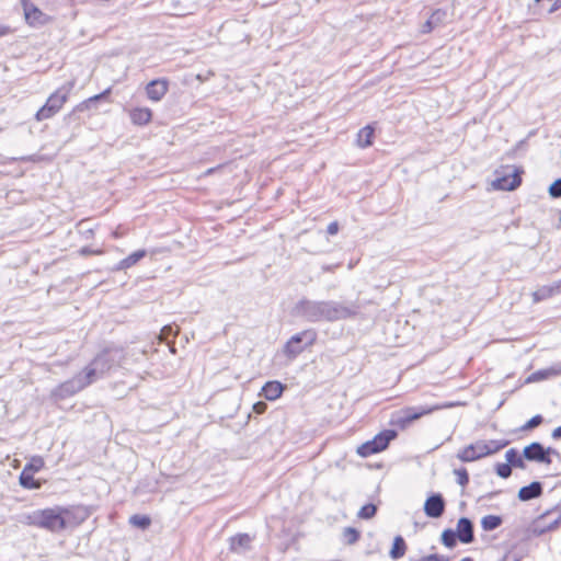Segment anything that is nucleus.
<instances>
[{
	"label": "nucleus",
	"mask_w": 561,
	"mask_h": 561,
	"mask_svg": "<svg viewBox=\"0 0 561 561\" xmlns=\"http://www.w3.org/2000/svg\"><path fill=\"white\" fill-rule=\"evenodd\" d=\"M296 542V537H293L288 542L283 543L282 551L285 552L289 549V547Z\"/></svg>",
	"instance_id": "52"
},
{
	"label": "nucleus",
	"mask_w": 561,
	"mask_h": 561,
	"mask_svg": "<svg viewBox=\"0 0 561 561\" xmlns=\"http://www.w3.org/2000/svg\"><path fill=\"white\" fill-rule=\"evenodd\" d=\"M340 226L337 221H332L327 227L328 234H336L339 232Z\"/></svg>",
	"instance_id": "47"
},
{
	"label": "nucleus",
	"mask_w": 561,
	"mask_h": 561,
	"mask_svg": "<svg viewBox=\"0 0 561 561\" xmlns=\"http://www.w3.org/2000/svg\"><path fill=\"white\" fill-rule=\"evenodd\" d=\"M85 224H87V220H82V221L79 222V225H78L79 231L82 234H84L85 238H92L93 234H94V229L93 228H87Z\"/></svg>",
	"instance_id": "43"
},
{
	"label": "nucleus",
	"mask_w": 561,
	"mask_h": 561,
	"mask_svg": "<svg viewBox=\"0 0 561 561\" xmlns=\"http://www.w3.org/2000/svg\"><path fill=\"white\" fill-rule=\"evenodd\" d=\"M60 512L66 522V529L80 526L91 515L90 508L84 505L60 506Z\"/></svg>",
	"instance_id": "10"
},
{
	"label": "nucleus",
	"mask_w": 561,
	"mask_h": 561,
	"mask_svg": "<svg viewBox=\"0 0 561 561\" xmlns=\"http://www.w3.org/2000/svg\"><path fill=\"white\" fill-rule=\"evenodd\" d=\"M503 524L501 515H485L481 518V527L484 531H492Z\"/></svg>",
	"instance_id": "30"
},
{
	"label": "nucleus",
	"mask_w": 561,
	"mask_h": 561,
	"mask_svg": "<svg viewBox=\"0 0 561 561\" xmlns=\"http://www.w3.org/2000/svg\"><path fill=\"white\" fill-rule=\"evenodd\" d=\"M543 493V484L540 481H533L518 490L517 499L522 502H528L538 499Z\"/></svg>",
	"instance_id": "18"
},
{
	"label": "nucleus",
	"mask_w": 561,
	"mask_h": 561,
	"mask_svg": "<svg viewBox=\"0 0 561 561\" xmlns=\"http://www.w3.org/2000/svg\"><path fill=\"white\" fill-rule=\"evenodd\" d=\"M20 160H22V161H35L33 156L22 157Z\"/></svg>",
	"instance_id": "58"
},
{
	"label": "nucleus",
	"mask_w": 561,
	"mask_h": 561,
	"mask_svg": "<svg viewBox=\"0 0 561 561\" xmlns=\"http://www.w3.org/2000/svg\"><path fill=\"white\" fill-rule=\"evenodd\" d=\"M458 536L457 533L451 528H446L440 534V542L448 549H453L457 546Z\"/></svg>",
	"instance_id": "31"
},
{
	"label": "nucleus",
	"mask_w": 561,
	"mask_h": 561,
	"mask_svg": "<svg viewBox=\"0 0 561 561\" xmlns=\"http://www.w3.org/2000/svg\"><path fill=\"white\" fill-rule=\"evenodd\" d=\"M551 437L553 439H561V425L556 427L552 433H551Z\"/></svg>",
	"instance_id": "51"
},
{
	"label": "nucleus",
	"mask_w": 561,
	"mask_h": 561,
	"mask_svg": "<svg viewBox=\"0 0 561 561\" xmlns=\"http://www.w3.org/2000/svg\"><path fill=\"white\" fill-rule=\"evenodd\" d=\"M408 546L404 538L401 535H397L393 538L391 548L389 550V557L392 560L401 559L407 552Z\"/></svg>",
	"instance_id": "28"
},
{
	"label": "nucleus",
	"mask_w": 561,
	"mask_h": 561,
	"mask_svg": "<svg viewBox=\"0 0 561 561\" xmlns=\"http://www.w3.org/2000/svg\"><path fill=\"white\" fill-rule=\"evenodd\" d=\"M398 437L397 430L387 428L378 434H376L371 439L360 444L357 447L356 453L363 457L367 458L371 455L381 453L386 450L389 444Z\"/></svg>",
	"instance_id": "8"
},
{
	"label": "nucleus",
	"mask_w": 561,
	"mask_h": 561,
	"mask_svg": "<svg viewBox=\"0 0 561 561\" xmlns=\"http://www.w3.org/2000/svg\"><path fill=\"white\" fill-rule=\"evenodd\" d=\"M554 296L561 294V279L551 284Z\"/></svg>",
	"instance_id": "49"
},
{
	"label": "nucleus",
	"mask_w": 561,
	"mask_h": 561,
	"mask_svg": "<svg viewBox=\"0 0 561 561\" xmlns=\"http://www.w3.org/2000/svg\"><path fill=\"white\" fill-rule=\"evenodd\" d=\"M454 474L456 476L457 483L460 486L466 488L469 484L470 477L468 470L465 467L454 469Z\"/></svg>",
	"instance_id": "38"
},
{
	"label": "nucleus",
	"mask_w": 561,
	"mask_h": 561,
	"mask_svg": "<svg viewBox=\"0 0 561 561\" xmlns=\"http://www.w3.org/2000/svg\"><path fill=\"white\" fill-rule=\"evenodd\" d=\"M360 312L358 301L341 302L335 300H310L301 298L294 308L293 313L308 322H335L356 318Z\"/></svg>",
	"instance_id": "1"
},
{
	"label": "nucleus",
	"mask_w": 561,
	"mask_h": 561,
	"mask_svg": "<svg viewBox=\"0 0 561 561\" xmlns=\"http://www.w3.org/2000/svg\"><path fill=\"white\" fill-rule=\"evenodd\" d=\"M24 18L31 26H43L48 22V16L31 0H21Z\"/></svg>",
	"instance_id": "13"
},
{
	"label": "nucleus",
	"mask_w": 561,
	"mask_h": 561,
	"mask_svg": "<svg viewBox=\"0 0 561 561\" xmlns=\"http://www.w3.org/2000/svg\"><path fill=\"white\" fill-rule=\"evenodd\" d=\"M511 442L507 440V439H501V440L491 439L489 442L483 440V445L481 446L482 447L481 448V453H479L478 456H471L470 458L481 459V458H484L486 456L496 454L497 451H500L503 448H505Z\"/></svg>",
	"instance_id": "20"
},
{
	"label": "nucleus",
	"mask_w": 561,
	"mask_h": 561,
	"mask_svg": "<svg viewBox=\"0 0 561 561\" xmlns=\"http://www.w3.org/2000/svg\"><path fill=\"white\" fill-rule=\"evenodd\" d=\"M550 369H552L553 376L561 375V363L556 366H551Z\"/></svg>",
	"instance_id": "53"
},
{
	"label": "nucleus",
	"mask_w": 561,
	"mask_h": 561,
	"mask_svg": "<svg viewBox=\"0 0 561 561\" xmlns=\"http://www.w3.org/2000/svg\"><path fill=\"white\" fill-rule=\"evenodd\" d=\"M543 422V417L541 414H536L530 417L522 427V431H531L539 426Z\"/></svg>",
	"instance_id": "41"
},
{
	"label": "nucleus",
	"mask_w": 561,
	"mask_h": 561,
	"mask_svg": "<svg viewBox=\"0 0 561 561\" xmlns=\"http://www.w3.org/2000/svg\"><path fill=\"white\" fill-rule=\"evenodd\" d=\"M560 8H561V0H554V2L552 3V5L549 9V13H553L557 10H559Z\"/></svg>",
	"instance_id": "50"
},
{
	"label": "nucleus",
	"mask_w": 561,
	"mask_h": 561,
	"mask_svg": "<svg viewBox=\"0 0 561 561\" xmlns=\"http://www.w3.org/2000/svg\"><path fill=\"white\" fill-rule=\"evenodd\" d=\"M75 88V80L67 81L53 92L45 104L35 113V119L42 122L55 116L67 102L72 89Z\"/></svg>",
	"instance_id": "5"
},
{
	"label": "nucleus",
	"mask_w": 561,
	"mask_h": 561,
	"mask_svg": "<svg viewBox=\"0 0 561 561\" xmlns=\"http://www.w3.org/2000/svg\"><path fill=\"white\" fill-rule=\"evenodd\" d=\"M410 561H450V558L439 553H431L416 560L411 559Z\"/></svg>",
	"instance_id": "42"
},
{
	"label": "nucleus",
	"mask_w": 561,
	"mask_h": 561,
	"mask_svg": "<svg viewBox=\"0 0 561 561\" xmlns=\"http://www.w3.org/2000/svg\"><path fill=\"white\" fill-rule=\"evenodd\" d=\"M505 459L510 467L517 469H526V459L524 457V450L522 454L516 448H511L505 453Z\"/></svg>",
	"instance_id": "27"
},
{
	"label": "nucleus",
	"mask_w": 561,
	"mask_h": 561,
	"mask_svg": "<svg viewBox=\"0 0 561 561\" xmlns=\"http://www.w3.org/2000/svg\"><path fill=\"white\" fill-rule=\"evenodd\" d=\"M20 485L26 490H39L42 482L34 478V473L23 469L19 477Z\"/></svg>",
	"instance_id": "29"
},
{
	"label": "nucleus",
	"mask_w": 561,
	"mask_h": 561,
	"mask_svg": "<svg viewBox=\"0 0 561 561\" xmlns=\"http://www.w3.org/2000/svg\"><path fill=\"white\" fill-rule=\"evenodd\" d=\"M439 409V405L405 407L391 416L389 424L404 431L413 422Z\"/></svg>",
	"instance_id": "7"
},
{
	"label": "nucleus",
	"mask_w": 561,
	"mask_h": 561,
	"mask_svg": "<svg viewBox=\"0 0 561 561\" xmlns=\"http://www.w3.org/2000/svg\"><path fill=\"white\" fill-rule=\"evenodd\" d=\"M71 2V4H81V3H85L88 0H69Z\"/></svg>",
	"instance_id": "57"
},
{
	"label": "nucleus",
	"mask_w": 561,
	"mask_h": 561,
	"mask_svg": "<svg viewBox=\"0 0 561 561\" xmlns=\"http://www.w3.org/2000/svg\"><path fill=\"white\" fill-rule=\"evenodd\" d=\"M551 376H553V371H552V369H550V367L546 368V369H539V370L530 374L526 378L525 382L526 383L537 382V381L546 380V379H548Z\"/></svg>",
	"instance_id": "36"
},
{
	"label": "nucleus",
	"mask_w": 561,
	"mask_h": 561,
	"mask_svg": "<svg viewBox=\"0 0 561 561\" xmlns=\"http://www.w3.org/2000/svg\"><path fill=\"white\" fill-rule=\"evenodd\" d=\"M500 561H522V557L512 554V550H508Z\"/></svg>",
	"instance_id": "46"
},
{
	"label": "nucleus",
	"mask_w": 561,
	"mask_h": 561,
	"mask_svg": "<svg viewBox=\"0 0 561 561\" xmlns=\"http://www.w3.org/2000/svg\"><path fill=\"white\" fill-rule=\"evenodd\" d=\"M525 145H526V139H522V140H519V141L515 145L514 150H519V149H522Z\"/></svg>",
	"instance_id": "55"
},
{
	"label": "nucleus",
	"mask_w": 561,
	"mask_h": 561,
	"mask_svg": "<svg viewBox=\"0 0 561 561\" xmlns=\"http://www.w3.org/2000/svg\"><path fill=\"white\" fill-rule=\"evenodd\" d=\"M343 541L346 545H354L360 538V531L355 527H345L342 533Z\"/></svg>",
	"instance_id": "34"
},
{
	"label": "nucleus",
	"mask_w": 561,
	"mask_h": 561,
	"mask_svg": "<svg viewBox=\"0 0 561 561\" xmlns=\"http://www.w3.org/2000/svg\"><path fill=\"white\" fill-rule=\"evenodd\" d=\"M446 510V501L442 493L432 492L425 500L423 511L430 518H439Z\"/></svg>",
	"instance_id": "12"
},
{
	"label": "nucleus",
	"mask_w": 561,
	"mask_h": 561,
	"mask_svg": "<svg viewBox=\"0 0 561 561\" xmlns=\"http://www.w3.org/2000/svg\"><path fill=\"white\" fill-rule=\"evenodd\" d=\"M522 184V176L514 171L511 174H504L497 176L493 182L492 186L497 191H514Z\"/></svg>",
	"instance_id": "17"
},
{
	"label": "nucleus",
	"mask_w": 561,
	"mask_h": 561,
	"mask_svg": "<svg viewBox=\"0 0 561 561\" xmlns=\"http://www.w3.org/2000/svg\"><path fill=\"white\" fill-rule=\"evenodd\" d=\"M543 454H545L547 457H550V458H551V455L557 456L558 458H560V457H561L560 453H559L556 448H553V447H547V448H546V447L543 446Z\"/></svg>",
	"instance_id": "48"
},
{
	"label": "nucleus",
	"mask_w": 561,
	"mask_h": 561,
	"mask_svg": "<svg viewBox=\"0 0 561 561\" xmlns=\"http://www.w3.org/2000/svg\"><path fill=\"white\" fill-rule=\"evenodd\" d=\"M10 33V27L0 24V37Z\"/></svg>",
	"instance_id": "54"
},
{
	"label": "nucleus",
	"mask_w": 561,
	"mask_h": 561,
	"mask_svg": "<svg viewBox=\"0 0 561 561\" xmlns=\"http://www.w3.org/2000/svg\"><path fill=\"white\" fill-rule=\"evenodd\" d=\"M252 538L247 533H240L229 538V549L233 552L251 549Z\"/></svg>",
	"instance_id": "22"
},
{
	"label": "nucleus",
	"mask_w": 561,
	"mask_h": 561,
	"mask_svg": "<svg viewBox=\"0 0 561 561\" xmlns=\"http://www.w3.org/2000/svg\"><path fill=\"white\" fill-rule=\"evenodd\" d=\"M267 404L263 401H259L253 404V411L257 414H262L266 411Z\"/></svg>",
	"instance_id": "45"
},
{
	"label": "nucleus",
	"mask_w": 561,
	"mask_h": 561,
	"mask_svg": "<svg viewBox=\"0 0 561 561\" xmlns=\"http://www.w3.org/2000/svg\"><path fill=\"white\" fill-rule=\"evenodd\" d=\"M512 469L507 462H497L494 466L495 473L502 479H508L512 476Z\"/></svg>",
	"instance_id": "39"
},
{
	"label": "nucleus",
	"mask_w": 561,
	"mask_h": 561,
	"mask_svg": "<svg viewBox=\"0 0 561 561\" xmlns=\"http://www.w3.org/2000/svg\"><path fill=\"white\" fill-rule=\"evenodd\" d=\"M318 337L314 329H307L289 337L283 346V354L288 360L296 359L305 350L312 346Z\"/></svg>",
	"instance_id": "6"
},
{
	"label": "nucleus",
	"mask_w": 561,
	"mask_h": 561,
	"mask_svg": "<svg viewBox=\"0 0 561 561\" xmlns=\"http://www.w3.org/2000/svg\"><path fill=\"white\" fill-rule=\"evenodd\" d=\"M377 511H378V507H377L376 504H374V503H366V504H364L359 508V511L357 513V516L360 519L368 520V519H371V518H374L376 516Z\"/></svg>",
	"instance_id": "35"
},
{
	"label": "nucleus",
	"mask_w": 561,
	"mask_h": 561,
	"mask_svg": "<svg viewBox=\"0 0 561 561\" xmlns=\"http://www.w3.org/2000/svg\"><path fill=\"white\" fill-rule=\"evenodd\" d=\"M499 493H500V491H492V492H489L488 494H485L483 497L491 500L494 496H496Z\"/></svg>",
	"instance_id": "56"
},
{
	"label": "nucleus",
	"mask_w": 561,
	"mask_h": 561,
	"mask_svg": "<svg viewBox=\"0 0 561 561\" xmlns=\"http://www.w3.org/2000/svg\"><path fill=\"white\" fill-rule=\"evenodd\" d=\"M287 386L278 380L266 381L260 392V396L268 401H275L282 397Z\"/></svg>",
	"instance_id": "19"
},
{
	"label": "nucleus",
	"mask_w": 561,
	"mask_h": 561,
	"mask_svg": "<svg viewBox=\"0 0 561 561\" xmlns=\"http://www.w3.org/2000/svg\"><path fill=\"white\" fill-rule=\"evenodd\" d=\"M130 122L136 126H145L152 119V111L149 107H134L129 111Z\"/></svg>",
	"instance_id": "21"
},
{
	"label": "nucleus",
	"mask_w": 561,
	"mask_h": 561,
	"mask_svg": "<svg viewBox=\"0 0 561 561\" xmlns=\"http://www.w3.org/2000/svg\"><path fill=\"white\" fill-rule=\"evenodd\" d=\"M460 561H474L471 557H465Z\"/></svg>",
	"instance_id": "59"
},
{
	"label": "nucleus",
	"mask_w": 561,
	"mask_h": 561,
	"mask_svg": "<svg viewBox=\"0 0 561 561\" xmlns=\"http://www.w3.org/2000/svg\"><path fill=\"white\" fill-rule=\"evenodd\" d=\"M19 520L23 525L45 529L53 534H58L66 529V522L60 512V505L24 513L20 516Z\"/></svg>",
	"instance_id": "2"
},
{
	"label": "nucleus",
	"mask_w": 561,
	"mask_h": 561,
	"mask_svg": "<svg viewBox=\"0 0 561 561\" xmlns=\"http://www.w3.org/2000/svg\"><path fill=\"white\" fill-rule=\"evenodd\" d=\"M553 296H554V294H553L551 285H543V286H540L537 290H535L533 293V301L540 302V301L549 299Z\"/></svg>",
	"instance_id": "33"
},
{
	"label": "nucleus",
	"mask_w": 561,
	"mask_h": 561,
	"mask_svg": "<svg viewBox=\"0 0 561 561\" xmlns=\"http://www.w3.org/2000/svg\"><path fill=\"white\" fill-rule=\"evenodd\" d=\"M214 169H208L207 173H213Z\"/></svg>",
	"instance_id": "61"
},
{
	"label": "nucleus",
	"mask_w": 561,
	"mask_h": 561,
	"mask_svg": "<svg viewBox=\"0 0 561 561\" xmlns=\"http://www.w3.org/2000/svg\"><path fill=\"white\" fill-rule=\"evenodd\" d=\"M483 445V440H477L476 443H471L463 447L458 451L457 458L462 462H472L477 459L470 458L471 456H478L481 453V446Z\"/></svg>",
	"instance_id": "25"
},
{
	"label": "nucleus",
	"mask_w": 561,
	"mask_h": 561,
	"mask_svg": "<svg viewBox=\"0 0 561 561\" xmlns=\"http://www.w3.org/2000/svg\"><path fill=\"white\" fill-rule=\"evenodd\" d=\"M129 524L136 528L145 530L151 525V518L148 515L135 514L129 517Z\"/></svg>",
	"instance_id": "32"
},
{
	"label": "nucleus",
	"mask_w": 561,
	"mask_h": 561,
	"mask_svg": "<svg viewBox=\"0 0 561 561\" xmlns=\"http://www.w3.org/2000/svg\"><path fill=\"white\" fill-rule=\"evenodd\" d=\"M331 266H323V271H331Z\"/></svg>",
	"instance_id": "60"
},
{
	"label": "nucleus",
	"mask_w": 561,
	"mask_h": 561,
	"mask_svg": "<svg viewBox=\"0 0 561 561\" xmlns=\"http://www.w3.org/2000/svg\"><path fill=\"white\" fill-rule=\"evenodd\" d=\"M548 194L551 198H561V178L556 179L548 187Z\"/></svg>",
	"instance_id": "40"
},
{
	"label": "nucleus",
	"mask_w": 561,
	"mask_h": 561,
	"mask_svg": "<svg viewBox=\"0 0 561 561\" xmlns=\"http://www.w3.org/2000/svg\"><path fill=\"white\" fill-rule=\"evenodd\" d=\"M45 466V461L43 459V457L41 456H33L27 462L26 465L24 466L23 469L30 471V472H33V473H36L38 472L41 469H43Z\"/></svg>",
	"instance_id": "37"
},
{
	"label": "nucleus",
	"mask_w": 561,
	"mask_h": 561,
	"mask_svg": "<svg viewBox=\"0 0 561 561\" xmlns=\"http://www.w3.org/2000/svg\"><path fill=\"white\" fill-rule=\"evenodd\" d=\"M446 15L447 13L445 10L437 9L433 11L431 16L422 25V33H431L434 28L444 22Z\"/></svg>",
	"instance_id": "26"
},
{
	"label": "nucleus",
	"mask_w": 561,
	"mask_h": 561,
	"mask_svg": "<svg viewBox=\"0 0 561 561\" xmlns=\"http://www.w3.org/2000/svg\"><path fill=\"white\" fill-rule=\"evenodd\" d=\"M524 457L527 461L550 465L552 462L550 457L543 454V445L539 442H533L524 447Z\"/></svg>",
	"instance_id": "16"
},
{
	"label": "nucleus",
	"mask_w": 561,
	"mask_h": 561,
	"mask_svg": "<svg viewBox=\"0 0 561 561\" xmlns=\"http://www.w3.org/2000/svg\"><path fill=\"white\" fill-rule=\"evenodd\" d=\"M147 256V250L139 249L137 251H134L129 255H127L125 259L121 260L114 267L113 271H122L127 270L134 265H136L140 260Z\"/></svg>",
	"instance_id": "23"
},
{
	"label": "nucleus",
	"mask_w": 561,
	"mask_h": 561,
	"mask_svg": "<svg viewBox=\"0 0 561 561\" xmlns=\"http://www.w3.org/2000/svg\"><path fill=\"white\" fill-rule=\"evenodd\" d=\"M561 524V508L556 506L542 513L528 527H517L513 530L512 537L520 540H529L533 537H539L547 531L554 530Z\"/></svg>",
	"instance_id": "3"
},
{
	"label": "nucleus",
	"mask_w": 561,
	"mask_h": 561,
	"mask_svg": "<svg viewBox=\"0 0 561 561\" xmlns=\"http://www.w3.org/2000/svg\"><path fill=\"white\" fill-rule=\"evenodd\" d=\"M102 251L101 250H93L92 248L90 247H82L80 250H79V253L83 256H88V255H92V254H100Z\"/></svg>",
	"instance_id": "44"
},
{
	"label": "nucleus",
	"mask_w": 561,
	"mask_h": 561,
	"mask_svg": "<svg viewBox=\"0 0 561 561\" xmlns=\"http://www.w3.org/2000/svg\"><path fill=\"white\" fill-rule=\"evenodd\" d=\"M121 351L115 347H105L90 362V364L82 370L85 378L91 380V383L103 377L105 373L110 371L119 362Z\"/></svg>",
	"instance_id": "4"
},
{
	"label": "nucleus",
	"mask_w": 561,
	"mask_h": 561,
	"mask_svg": "<svg viewBox=\"0 0 561 561\" xmlns=\"http://www.w3.org/2000/svg\"><path fill=\"white\" fill-rule=\"evenodd\" d=\"M170 81L167 78H158L146 84V95L153 102L161 101L169 91Z\"/></svg>",
	"instance_id": "14"
},
{
	"label": "nucleus",
	"mask_w": 561,
	"mask_h": 561,
	"mask_svg": "<svg viewBox=\"0 0 561 561\" xmlns=\"http://www.w3.org/2000/svg\"><path fill=\"white\" fill-rule=\"evenodd\" d=\"M376 128L373 124H368L360 128L357 133L356 145L359 148H368L374 144Z\"/></svg>",
	"instance_id": "24"
},
{
	"label": "nucleus",
	"mask_w": 561,
	"mask_h": 561,
	"mask_svg": "<svg viewBox=\"0 0 561 561\" xmlns=\"http://www.w3.org/2000/svg\"><path fill=\"white\" fill-rule=\"evenodd\" d=\"M91 385V380L85 378V375L83 371L78 373L72 378L59 383L57 387H55L51 392L50 397L55 401H61L67 398H70L78 393L79 391L83 390L85 387Z\"/></svg>",
	"instance_id": "9"
},
{
	"label": "nucleus",
	"mask_w": 561,
	"mask_h": 561,
	"mask_svg": "<svg viewBox=\"0 0 561 561\" xmlns=\"http://www.w3.org/2000/svg\"><path fill=\"white\" fill-rule=\"evenodd\" d=\"M112 94V88L108 87L102 92L88 98L87 100L77 104L73 110L67 115L69 119H72L77 113H82L85 111L96 110L100 103L110 102V98Z\"/></svg>",
	"instance_id": "11"
},
{
	"label": "nucleus",
	"mask_w": 561,
	"mask_h": 561,
	"mask_svg": "<svg viewBox=\"0 0 561 561\" xmlns=\"http://www.w3.org/2000/svg\"><path fill=\"white\" fill-rule=\"evenodd\" d=\"M458 540L468 545L474 541V524L468 517H460L457 522L456 529Z\"/></svg>",
	"instance_id": "15"
}]
</instances>
